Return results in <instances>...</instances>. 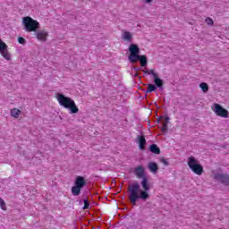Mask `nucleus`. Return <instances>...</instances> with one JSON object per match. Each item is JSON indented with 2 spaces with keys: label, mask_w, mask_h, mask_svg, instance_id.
I'll use <instances>...</instances> for the list:
<instances>
[{
  "label": "nucleus",
  "mask_w": 229,
  "mask_h": 229,
  "mask_svg": "<svg viewBox=\"0 0 229 229\" xmlns=\"http://www.w3.org/2000/svg\"><path fill=\"white\" fill-rule=\"evenodd\" d=\"M137 139L139 148L141 149V151H144V149H146V137L144 135H138Z\"/></svg>",
  "instance_id": "nucleus-11"
},
{
  "label": "nucleus",
  "mask_w": 229,
  "mask_h": 229,
  "mask_svg": "<svg viewBox=\"0 0 229 229\" xmlns=\"http://www.w3.org/2000/svg\"><path fill=\"white\" fill-rule=\"evenodd\" d=\"M137 76H139V72H136L134 73V78H137Z\"/></svg>",
  "instance_id": "nucleus-31"
},
{
  "label": "nucleus",
  "mask_w": 229,
  "mask_h": 229,
  "mask_svg": "<svg viewBox=\"0 0 229 229\" xmlns=\"http://www.w3.org/2000/svg\"><path fill=\"white\" fill-rule=\"evenodd\" d=\"M150 74L153 76L154 81H160V77H158V74L156 73L155 71L150 70Z\"/></svg>",
  "instance_id": "nucleus-21"
},
{
  "label": "nucleus",
  "mask_w": 229,
  "mask_h": 229,
  "mask_svg": "<svg viewBox=\"0 0 229 229\" xmlns=\"http://www.w3.org/2000/svg\"><path fill=\"white\" fill-rule=\"evenodd\" d=\"M154 85L157 87V89H160V90H164V81L159 78V81H154Z\"/></svg>",
  "instance_id": "nucleus-17"
},
{
  "label": "nucleus",
  "mask_w": 229,
  "mask_h": 229,
  "mask_svg": "<svg viewBox=\"0 0 229 229\" xmlns=\"http://www.w3.org/2000/svg\"><path fill=\"white\" fill-rule=\"evenodd\" d=\"M21 110L17 109V108H13L11 110V115L12 117H14L15 119H19V115H21Z\"/></svg>",
  "instance_id": "nucleus-16"
},
{
  "label": "nucleus",
  "mask_w": 229,
  "mask_h": 229,
  "mask_svg": "<svg viewBox=\"0 0 229 229\" xmlns=\"http://www.w3.org/2000/svg\"><path fill=\"white\" fill-rule=\"evenodd\" d=\"M128 51L130 53L128 55L129 62H131V64H137V57L140 55L139 45L131 43L129 46Z\"/></svg>",
  "instance_id": "nucleus-6"
},
{
  "label": "nucleus",
  "mask_w": 229,
  "mask_h": 229,
  "mask_svg": "<svg viewBox=\"0 0 229 229\" xmlns=\"http://www.w3.org/2000/svg\"><path fill=\"white\" fill-rule=\"evenodd\" d=\"M155 90H157V86L155 84L149 83V84H148V88L145 90V93L149 94L151 92H155Z\"/></svg>",
  "instance_id": "nucleus-15"
},
{
  "label": "nucleus",
  "mask_w": 229,
  "mask_h": 229,
  "mask_svg": "<svg viewBox=\"0 0 229 229\" xmlns=\"http://www.w3.org/2000/svg\"><path fill=\"white\" fill-rule=\"evenodd\" d=\"M213 179L215 180V182H218L219 183H222V185H225V187H228L229 185L228 174L215 173L213 175Z\"/></svg>",
  "instance_id": "nucleus-7"
},
{
  "label": "nucleus",
  "mask_w": 229,
  "mask_h": 229,
  "mask_svg": "<svg viewBox=\"0 0 229 229\" xmlns=\"http://www.w3.org/2000/svg\"><path fill=\"white\" fill-rule=\"evenodd\" d=\"M206 22L208 26H214V20L210 17L206 18Z\"/></svg>",
  "instance_id": "nucleus-24"
},
{
  "label": "nucleus",
  "mask_w": 229,
  "mask_h": 229,
  "mask_svg": "<svg viewBox=\"0 0 229 229\" xmlns=\"http://www.w3.org/2000/svg\"><path fill=\"white\" fill-rule=\"evenodd\" d=\"M22 24L24 26L25 31L29 33H31L32 31L37 33V31L40 30V23L30 16L22 18Z\"/></svg>",
  "instance_id": "nucleus-3"
},
{
  "label": "nucleus",
  "mask_w": 229,
  "mask_h": 229,
  "mask_svg": "<svg viewBox=\"0 0 229 229\" xmlns=\"http://www.w3.org/2000/svg\"><path fill=\"white\" fill-rule=\"evenodd\" d=\"M132 69H133L136 72H139V71H140V68H139L138 66H133Z\"/></svg>",
  "instance_id": "nucleus-28"
},
{
  "label": "nucleus",
  "mask_w": 229,
  "mask_h": 229,
  "mask_svg": "<svg viewBox=\"0 0 229 229\" xmlns=\"http://www.w3.org/2000/svg\"><path fill=\"white\" fill-rule=\"evenodd\" d=\"M18 42H19V44H22V46H24L26 44V39L22 37H19Z\"/></svg>",
  "instance_id": "nucleus-25"
},
{
  "label": "nucleus",
  "mask_w": 229,
  "mask_h": 229,
  "mask_svg": "<svg viewBox=\"0 0 229 229\" xmlns=\"http://www.w3.org/2000/svg\"><path fill=\"white\" fill-rule=\"evenodd\" d=\"M87 185V180L84 176L78 175L75 178L74 186L72 187V196H80L81 194V189Z\"/></svg>",
  "instance_id": "nucleus-4"
},
{
  "label": "nucleus",
  "mask_w": 229,
  "mask_h": 229,
  "mask_svg": "<svg viewBox=\"0 0 229 229\" xmlns=\"http://www.w3.org/2000/svg\"><path fill=\"white\" fill-rule=\"evenodd\" d=\"M35 35L38 40H40L41 42H46V40H47L48 34L46 30H37Z\"/></svg>",
  "instance_id": "nucleus-10"
},
{
  "label": "nucleus",
  "mask_w": 229,
  "mask_h": 229,
  "mask_svg": "<svg viewBox=\"0 0 229 229\" xmlns=\"http://www.w3.org/2000/svg\"><path fill=\"white\" fill-rule=\"evenodd\" d=\"M137 60L140 61V66L141 67H146L148 65V56L144 55H140L136 57V62Z\"/></svg>",
  "instance_id": "nucleus-12"
},
{
  "label": "nucleus",
  "mask_w": 229,
  "mask_h": 229,
  "mask_svg": "<svg viewBox=\"0 0 229 229\" xmlns=\"http://www.w3.org/2000/svg\"><path fill=\"white\" fill-rule=\"evenodd\" d=\"M0 54L5 60L7 61L12 60V57H10V54L8 53V45H6V43H4L1 39V38H0Z\"/></svg>",
  "instance_id": "nucleus-9"
},
{
  "label": "nucleus",
  "mask_w": 229,
  "mask_h": 229,
  "mask_svg": "<svg viewBox=\"0 0 229 229\" xmlns=\"http://www.w3.org/2000/svg\"><path fill=\"white\" fill-rule=\"evenodd\" d=\"M84 206L82 207L83 210H87L90 208V202L89 201V199H84Z\"/></svg>",
  "instance_id": "nucleus-20"
},
{
  "label": "nucleus",
  "mask_w": 229,
  "mask_h": 229,
  "mask_svg": "<svg viewBox=\"0 0 229 229\" xmlns=\"http://www.w3.org/2000/svg\"><path fill=\"white\" fill-rule=\"evenodd\" d=\"M135 176L141 180L140 184L134 182L129 185L127 192L129 193V201L131 205H137V201H148L149 199V190L151 185L149 184V179L146 175V169L144 166L140 165L134 168L133 171Z\"/></svg>",
  "instance_id": "nucleus-1"
},
{
  "label": "nucleus",
  "mask_w": 229,
  "mask_h": 229,
  "mask_svg": "<svg viewBox=\"0 0 229 229\" xmlns=\"http://www.w3.org/2000/svg\"><path fill=\"white\" fill-rule=\"evenodd\" d=\"M148 151H150V153H154V155H160V148H158V145L157 144L150 145Z\"/></svg>",
  "instance_id": "nucleus-14"
},
{
  "label": "nucleus",
  "mask_w": 229,
  "mask_h": 229,
  "mask_svg": "<svg viewBox=\"0 0 229 229\" xmlns=\"http://www.w3.org/2000/svg\"><path fill=\"white\" fill-rule=\"evenodd\" d=\"M79 203H80V205H81L83 203V201L81 199V200H79Z\"/></svg>",
  "instance_id": "nucleus-32"
},
{
  "label": "nucleus",
  "mask_w": 229,
  "mask_h": 229,
  "mask_svg": "<svg viewBox=\"0 0 229 229\" xmlns=\"http://www.w3.org/2000/svg\"><path fill=\"white\" fill-rule=\"evenodd\" d=\"M157 123H160V118L157 120Z\"/></svg>",
  "instance_id": "nucleus-33"
},
{
  "label": "nucleus",
  "mask_w": 229,
  "mask_h": 229,
  "mask_svg": "<svg viewBox=\"0 0 229 229\" xmlns=\"http://www.w3.org/2000/svg\"><path fill=\"white\" fill-rule=\"evenodd\" d=\"M145 3H147V4H149V3H153V0H145Z\"/></svg>",
  "instance_id": "nucleus-30"
},
{
  "label": "nucleus",
  "mask_w": 229,
  "mask_h": 229,
  "mask_svg": "<svg viewBox=\"0 0 229 229\" xmlns=\"http://www.w3.org/2000/svg\"><path fill=\"white\" fill-rule=\"evenodd\" d=\"M123 40H126L127 42H131V38H132L131 32L125 31L123 33Z\"/></svg>",
  "instance_id": "nucleus-18"
},
{
  "label": "nucleus",
  "mask_w": 229,
  "mask_h": 229,
  "mask_svg": "<svg viewBox=\"0 0 229 229\" xmlns=\"http://www.w3.org/2000/svg\"><path fill=\"white\" fill-rule=\"evenodd\" d=\"M169 121H171V118H169V116H165V121L163 123L169 125Z\"/></svg>",
  "instance_id": "nucleus-27"
},
{
  "label": "nucleus",
  "mask_w": 229,
  "mask_h": 229,
  "mask_svg": "<svg viewBox=\"0 0 229 229\" xmlns=\"http://www.w3.org/2000/svg\"><path fill=\"white\" fill-rule=\"evenodd\" d=\"M214 112L216 115H218L219 117H224L225 119H227L228 117V110L225 109V107L219 104L214 105Z\"/></svg>",
  "instance_id": "nucleus-8"
},
{
  "label": "nucleus",
  "mask_w": 229,
  "mask_h": 229,
  "mask_svg": "<svg viewBox=\"0 0 229 229\" xmlns=\"http://www.w3.org/2000/svg\"><path fill=\"white\" fill-rule=\"evenodd\" d=\"M0 208H2V210H6V202H4L1 198H0Z\"/></svg>",
  "instance_id": "nucleus-23"
},
{
  "label": "nucleus",
  "mask_w": 229,
  "mask_h": 229,
  "mask_svg": "<svg viewBox=\"0 0 229 229\" xmlns=\"http://www.w3.org/2000/svg\"><path fill=\"white\" fill-rule=\"evenodd\" d=\"M160 162L162 164H164V165H169V162H167V160L165 158H161L160 159Z\"/></svg>",
  "instance_id": "nucleus-26"
},
{
  "label": "nucleus",
  "mask_w": 229,
  "mask_h": 229,
  "mask_svg": "<svg viewBox=\"0 0 229 229\" xmlns=\"http://www.w3.org/2000/svg\"><path fill=\"white\" fill-rule=\"evenodd\" d=\"M199 88L201 89L202 92H204V94L208 92V84H207V82H201L199 84Z\"/></svg>",
  "instance_id": "nucleus-19"
},
{
  "label": "nucleus",
  "mask_w": 229,
  "mask_h": 229,
  "mask_svg": "<svg viewBox=\"0 0 229 229\" xmlns=\"http://www.w3.org/2000/svg\"><path fill=\"white\" fill-rule=\"evenodd\" d=\"M145 98H148V95H145Z\"/></svg>",
  "instance_id": "nucleus-34"
},
{
  "label": "nucleus",
  "mask_w": 229,
  "mask_h": 229,
  "mask_svg": "<svg viewBox=\"0 0 229 229\" xmlns=\"http://www.w3.org/2000/svg\"><path fill=\"white\" fill-rule=\"evenodd\" d=\"M55 98L60 105V106H64V108H68L70 114H78L80 109L76 106V103L72 100V98L69 97H65L63 93H56Z\"/></svg>",
  "instance_id": "nucleus-2"
},
{
  "label": "nucleus",
  "mask_w": 229,
  "mask_h": 229,
  "mask_svg": "<svg viewBox=\"0 0 229 229\" xmlns=\"http://www.w3.org/2000/svg\"><path fill=\"white\" fill-rule=\"evenodd\" d=\"M188 165L195 174H198L199 176L203 174V165L199 164V161L196 159V157L192 156L188 157Z\"/></svg>",
  "instance_id": "nucleus-5"
},
{
  "label": "nucleus",
  "mask_w": 229,
  "mask_h": 229,
  "mask_svg": "<svg viewBox=\"0 0 229 229\" xmlns=\"http://www.w3.org/2000/svg\"><path fill=\"white\" fill-rule=\"evenodd\" d=\"M144 74H151V70H143Z\"/></svg>",
  "instance_id": "nucleus-29"
},
{
  "label": "nucleus",
  "mask_w": 229,
  "mask_h": 229,
  "mask_svg": "<svg viewBox=\"0 0 229 229\" xmlns=\"http://www.w3.org/2000/svg\"><path fill=\"white\" fill-rule=\"evenodd\" d=\"M162 124H163V126L161 128V131L163 133H167V131H168V124L164 123V122L162 123Z\"/></svg>",
  "instance_id": "nucleus-22"
},
{
  "label": "nucleus",
  "mask_w": 229,
  "mask_h": 229,
  "mask_svg": "<svg viewBox=\"0 0 229 229\" xmlns=\"http://www.w3.org/2000/svg\"><path fill=\"white\" fill-rule=\"evenodd\" d=\"M150 173H153L154 174H157L158 173V165L156 162H150L148 165Z\"/></svg>",
  "instance_id": "nucleus-13"
}]
</instances>
